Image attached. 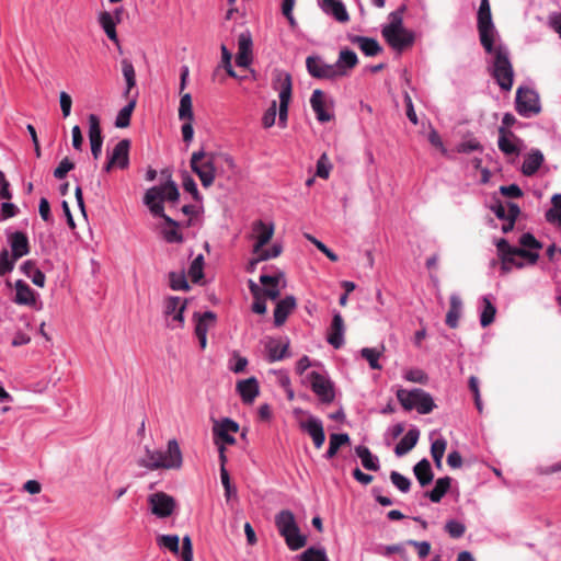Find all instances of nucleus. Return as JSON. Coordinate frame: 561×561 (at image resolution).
<instances>
[{
	"label": "nucleus",
	"instance_id": "f257e3e1",
	"mask_svg": "<svg viewBox=\"0 0 561 561\" xmlns=\"http://www.w3.org/2000/svg\"><path fill=\"white\" fill-rule=\"evenodd\" d=\"M191 169L198 176L202 185L207 188L214 184L216 176L225 169L234 172L236 162L227 153L206 152L201 149L192 153Z\"/></svg>",
	"mask_w": 561,
	"mask_h": 561
},
{
	"label": "nucleus",
	"instance_id": "f03ea898",
	"mask_svg": "<svg viewBox=\"0 0 561 561\" xmlns=\"http://www.w3.org/2000/svg\"><path fill=\"white\" fill-rule=\"evenodd\" d=\"M179 190L173 181H168L165 184L160 186H153L149 188L144 197V203L152 215L162 217L165 222L172 225L171 229L164 230V239L170 243L182 242V234L176 229L178 224L164 214L163 202H176L179 199Z\"/></svg>",
	"mask_w": 561,
	"mask_h": 561
},
{
	"label": "nucleus",
	"instance_id": "7ed1b4c3",
	"mask_svg": "<svg viewBox=\"0 0 561 561\" xmlns=\"http://www.w3.org/2000/svg\"><path fill=\"white\" fill-rule=\"evenodd\" d=\"M274 232L275 226L272 221L255 220L252 222L249 239L253 241L252 253L256 257L251 261V265L280 255L283 247L279 243H274L270 249H264L272 240Z\"/></svg>",
	"mask_w": 561,
	"mask_h": 561
},
{
	"label": "nucleus",
	"instance_id": "20e7f679",
	"mask_svg": "<svg viewBox=\"0 0 561 561\" xmlns=\"http://www.w3.org/2000/svg\"><path fill=\"white\" fill-rule=\"evenodd\" d=\"M183 462L182 453L176 439H170L167 450L145 448V456L138 459V465L148 470L179 469Z\"/></svg>",
	"mask_w": 561,
	"mask_h": 561
},
{
	"label": "nucleus",
	"instance_id": "39448f33",
	"mask_svg": "<svg viewBox=\"0 0 561 561\" xmlns=\"http://www.w3.org/2000/svg\"><path fill=\"white\" fill-rule=\"evenodd\" d=\"M277 89L279 105L277 108L276 102L273 101L271 106L265 111L262 117V125L264 128H271L275 124L277 112L278 125L282 128L286 127L288 118V107L291 99V77L288 73L278 75Z\"/></svg>",
	"mask_w": 561,
	"mask_h": 561
},
{
	"label": "nucleus",
	"instance_id": "423d86ee",
	"mask_svg": "<svg viewBox=\"0 0 561 561\" xmlns=\"http://www.w3.org/2000/svg\"><path fill=\"white\" fill-rule=\"evenodd\" d=\"M381 34L388 45L396 51L410 48L415 41V34L403 26L402 14L399 11L389 14V23L383 25Z\"/></svg>",
	"mask_w": 561,
	"mask_h": 561
},
{
	"label": "nucleus",
	"instance_id": "0eeeda50",
	"mask_svg": "<svg viewBox=\"0 0 561 561\" xmlns=\"http://www.w3.org/2000/svg\"><path fill=\"white\" fill-rule=\"evenodd\" d=\"M275 525L290 550L296 551L306 546L307 537L300 533L295 516L290 511H280L275 516Z\"/></svg>",
	"mask_w": 561,
	"mask_h": 561
},
{
	"label": "nucleus",
	"instance_id": "6e6552de",
	"mask_svg": "<svg viewBox=\"0 0 561 561\" xmlns=\"http://www.w3.org/2000/svg\"><path fill=\"white\" fill-rule=\"evenodd\" d=\"M492 76L503 91H510L514 83V70L508 58V50L502 46H494Z\"/></svg>",
	"mask_w": 561,
	"mask_h": 561
},
{
	"label": "nucleus",
	"instance_id": "1a4fd4ad",
	"mask_svg": "<svg viewBox=\"0 0 561 561\" xmlns=\"http://www.w3.org/2000/svg\"><path fill=\"white\" fill-rule=\"evenodd\" d=\"M397 399L404 410H416L420 414H428L436 407L433 397L420 388L412 390L399 389Z\"/></svg>",
	"mask_w": 561,
	"mask_h": 561
},
{
	"label": "nucleus",
	"instance_id": "9d476101",
	"mask_svg": "<svg viewBox=\"0 0 561 561\" xmlns=\"http://www.w3.org/2000/svg\"><path fill=\"white\" fill-rule=\"evenodd\" d=\"M302 382L310 387L321 403L331 404L335 400V386L327 371L307 373Z\"/></svg>",
	"mask_w": 561,
	"mask_h": 561
},
{
	"label": "nucleus",
	"instance_id": "9b49d317",
	"mask_svg": "<svg viewBox=\"0 0 561 561\" xmlns=\"http://www.w3.org/2000/svg\"><path fill=\"white\" fill-rule=\"evenodd\" d=\"M478 32L481 45L486 53L493 51V45L497 37V32L492 21L491 7L489 0H481L478 10Z\"/></svg>",
	"mask_w": 561,
	"mask_h": 561
},
{
	"label": "nucleus",
	"instance_id": "f8f14e48",
	"mask_svg": "<svg viewBox=\"0 0 561 561\" xmlns=\"http://www.w3.org/2000/svg\"><path fill=\"white\" fill-rule=\"evenodd\" d=\"M515 108L524 117L538 114L541 110L538 93L528 87H519L516 91Z\"/></svg>",
	"mask_w": 561,
	"mask_h": 561
},
{
	"label": "nucleus",
	"instance_id": "ddd939ff",
	"mask_svg": "<svg viewBox=\"0 0 561 561\" xmlns=\"http://www.w3.org/2000/svg\"><path fill=\"white\" fill-rule=\"evenodd\" d=\"M147 501L150 512L158 518L170 517L176 508L174 497L164 492H154Z\"/></svg>",
	"mask_w": 561,
	"mask_h": 561
},
{
	"label": "nucleus",
	"instance_id": "4468645a",
	"mask_svg": "<svg viewBox=\"0 0 561 561\" xmlns=\"http://www.w3.org/2000/svg\"><path fill=\"white\" fill-rule=\"evenodd\" d=\"M129 149L130 141L128 139L119 140L112 152L107 154V162L104 165L105 172H111L113 169L125 170L129 165Z\"/></svg>",
	"mask_w": 561,
	"mask_h": 561
},
{
	"label": "nucleus",
	"instance_id": "2eb2a0df",
	"mask_svg": "<svg viewBox=\"0 0 561 561\" xmlns=\"http://www.w3.org/2000/svg\"><path fill=\"white\" fill-rule=\"evenodd\" d=\"M239 424L228 417L215 421L213 425L215 445H219V443L227 445L236 444L234 434L239 432Z\"/></svg>",
	"mask_w": 561,
	"mask_h": 561
},
{
	"label": "nucleus",
	"instance_id": "dca6fc26",
	"mask_svg": "<svg viewBox=\"0 0 561 561\" xmlns=\"http://www.w3.org/2000/svg\"><path fill=\"white\" fill-rule=\"evenodd\" d=\"M308 73L316 79L337 80L332 64H328L320 56H308L306 59Z\"/></svg>",
	"mask_w": 561,
	"mask_h": 561
},
{
	"label": "nucleus",
	"instance_id": "f3484780",
	"mask_svg": "<svg viewBox=\"0 0 561 561\" xmlns=\"http://www.w3.org/2000/svg\"><path fill=\"white\" fill-rule=\"evenodd\" d=\"M310 105L319 122L327 123L333 118V102L328 100L323 91L317 89L312 92Z\"/></svg>",
	"mask_w": 561,
	"mask_h": 561
},
{
	"label": "nucleus",
	"instance_id": "a211bd4d",
	"mask_svg": "<svg viewBox=\"0 0 561 561\" xmlns=\"http://www.w3.org/2000/svg\"><path fill=\"white\" fill-rule=\"evenodd\" d=\"M193 319L195 321V335L198 339L201 348L204 350L207 346V333L209 329L215 327L217 316L213 311H206L202 314L196 312Z\"/></svg>",
	"mask_w": 561,
	"mask_h": 561
},
{
	"label": "nucleus",
	"instance_id": "6ab92c4d",
	"mask_svg": "<svg viewBox=\"0 0 561 561\" xmlns=\"http://www.w3.org/2000/svg\"><path fill=\"white\" fill-rule=\"evenodd\" d=\"M186 300L180 297H168L164 301V314L172 317V329L182 328L184 324V311L186 309Z\"/></svg>",
	"mask_w": 561,
	"mask_h": 561
},
{
	"label": "nucleus",
	"instance_id": "aec40b11",
	"mask_svg": "<svg viewBox=\"0 0 561 561\" xmlns=\"http://www.w3.org/2000/svg\"><path fill=\"white\" fill-rule=\"evenodd\" d=\"M299 428L311 437L317 449H320L323 446L325 442V433L323 422L319 417H306V422H300Z\"/></svg>",
	"mask_w": 561,
	"mask_h": 561
},
{
	"label": "nucleus",
	"instance_id": "412c9836",
	"mask_svg": "<svg viewBox=\"0 0 561 561\" xmlns=\"http://www.w3.org/2000/svg\"><path fill=\"white\" fill-rule=\"evenodd\" d=\"M358 64V58L355 51L351 49H342L339 54L337 60L332 64L336 79L350 76L351 71Z\"/></svg>",
	"mask_w": 561,
	"mask_h": 561
},
{
	"label": "nucleus",
	"instance_id": "4be33fe9",
	"mask_svg": "<svg viewBox=\"0 0 561 561\" xmlns=\"http://www.w3.org/2000/svg\"><path fill=\"white\" fill-rule=\"evenodd\" d=\"M252 46L253 43L250 32L241 33L238 37L237 66L248 68L252 64Z\"/></svg>",
	"mask_w": 561,
	"mask_h": 561
},
{
	"label": "nucleus",
	"instance_id": "5701e85b",
	"mask_svg": "<svg viewBox=\"0 0 561 561\" xmlns=\"http://www.w3.org/2000/svg\"><path fill=\"white\" fill-rule=\"evenodd\" d=\"M522 140L511 130L499 128V149L504 154H519Z\"/></svg>",
	"mask_w": 561,
	"mask_h": 561
},
{
	"label": "nucleus",
	"instance_id": "b1692460",
	"mask_svg": "<svg viewBox=\"0 0 561 561\" xmlns=\"http://www.w3.org/2000/svg\"><path fill=\"white\" fill-rule=\"evenodd\" d=\"M345 325L340 312L333 313L332 322L328 331L327 341L334 348H340L344 344Z\"/></svg>",
	"mask_w": 561,
	"mask_h": 561
},
{
	"label": "nucleus",
	"instance_id": "393cba45",
	"mask_svg": "<svg viewBox=\"0 0 561 561\" xmlns=\"http://www.w3.org/2000/svg\"><path fill=\"white\" fill-rule=\"evenodd\" d=\"M236 389L243 403L247 404H251L260 392L259 382L255 377L238 381Z\"/></svg>",
	"mask_w": 561,
	"mask_h": 561
},
{
	"label": "nucleus",
	"instance_id": "a878e982",
	"mask_svg": "<svg viewBox=\"0 0 561 561\" xmlns=\"http://www.w3.org/2000/svg\"><path fill=\"white\" fill-rule=\"evenodd\" d=\"M320 7L324 13L332 15L341 23H345L350 20L346 8L340 0H321Z\"/></svg>",
	"mask_w": 561,
	"mask_h": 561
},
{
	"label": "nucleus",
	"instance_id": "bb28decb",
	"mask_svg": "<svg viewBox=\"0 0 561 561\" xmlns=\"http://www.w3.org/2000/svg\"><path fill=\"white\" fill-rule=\"evenodd\" d=\"M15 297L13 301L18 305L34 306L36 304L35 291L23 280L15 282Z\"/></svg>",
	"mask_w": 561,
	"mask_h": 561
},
{
	"label": "nucleus",
	"instance_id": "cd10ccee",
	"mask_svg": "<svg viewBox=\"0 0 561 561\" xmlns=\"http://www.w3.org/2000/svg\"><path fill=\"white\" fill-rule=\"evenodd\" d=\"M543 154L538 149H531L529 153L525 157L522 164V172L526 176L534 175L543 163Z\"/></svg>",
	"mask_w": 561,
	"mask_h": 561
},
{
	"label": "nucleus",
	"instance_id": "c85d7f7f",
	"mask_svg": "<svg viewBox=\"0 0 561 561\" xmlns=\"http://www.w3.org/2000/svg\"><path fill=\"white\" fill-rule=\"evenodd\" d=\"M296 307V299L293 296H287L279 300L274 310V322L275 325L279 327L285 323L290 312Z\"/></svg>",
	"mask_w": 561,
	"mask_h": 561
},
{
	"label": "nucleus",
	"instance_id": "c756f323",
	"mask_svg": "<svg viewBox=\"0 0 561 561\" xmlns=\"http://www.w3.org/2000/svg\"><path fill=\"white\" fill-rule=\"evenodd\" d=\"M8 240L14 259H20L28 253V239L25 233L15 231L9 236Z\"/></svg>",
	"mask_w": 561,
	"mask_h": 561
},
{
	"label": "nucleus",
	"instance_id": "7c9ffc66",
	"mask_svg": "<svg viewBox=\"0 0 561 561\" xmlns=\"http://www.w3.org/2000/svg\"><path fill=\"white\" fill-rule=\"evenodd\" d=\"M462 313V300L458 294H451L449 298V310L446 314V324L456 329Z\"/></svg>",
	"mask_w": 561,
	"mask_h": 561
},
{
	"label": "nucleus",
	"instance_id": "2f4dec72",
	"mask_svg": "<svg viewBox=\"0 0 561 561\" xmlns=\"http://www.w3.org/2000/svg\"><path fill=\"white\" fill-rule=\"evenodd\" d=\"M420 432L416 428H411L408 433L400 439V442L396 445L394 454L398 457H402L407 455L410 450L414 448L419 440Z\"/></svg>",
	"mask_w": 561,
	"mask_h": 561
},
{
	"label": "nucleus",
	"instance_id": "473e14b6",
	"mask_svg": "<svg viewBox=\"0 0 561 561\" xmlns=\"http://www.w3.org/2000/svg\"><path fill=\"white\" fill-rule=\"evenodd\" d=\"M491 209L494 213V215L501 220L517 219L520 213L518 205H516L515 203L502 204L497 202L491 207Z\"/></svg>",
	"mask_w": 561,
	"mask_h": 561
},
{
	"label": "nucleus",
	"instance_id": "72a5a7b5",
	"mask_svg": "<svg viewBox=\"0 0 561 561\" xmlns=\"http://www.w3.org/2000/svg\"><path fill=\"white\" fill-rule=\"evenodd\" d=\"M265 347L270 362H277L286 356L288 343H283L280 340L271 339L266 342Z\"/></svg>",
	"mask_w": 561,
	"mask_h": 561
},
{
	"label": "nucleus",
	"instance_id": "f704fd0d",
	"mask_svg": "<svg viewBox=\"0 0 561 561\" xmlns=\"http://www.w3.org/2000/svg\"><path fill=\"white\" fill-rule=\"evenodd\" d=\"M496 247L502 261L501 268L504 273H508L511 271V262H513V256H515L514 250L516 248L511 247L505 239H500Z\"/></svg>",
	"mask_w": 561,
	"mask_h": 561
},
{
	"label": "nucleus",
	"instance_id": "c9c22d12",
	"mask_svg": "<svg viewBox=\"0 0 561 561\" xmlns=\"http://www.w3.org/2000/svg\"><path fill=\"white\" fill-rule=\"evenodd\" d=\"M351 442L347 433H333L329 437V448L324 454L327 459H332L342 446L348 445Z\"/></svg>",
	"mask_w": 561,
	"mask_h": 561
},
{
	"label": "nucleus",
	"instance_id": "e433bc0d",
	"mask_svg": "<svg viewBox=\"0 0 561 561\" xmlns=\"http://www.w3.org/2000/svg\"><path fill=\"white\" fill-rule=\"evenodd\" d=\"M353 43L356 44L359 49L369 57L376 56L382 50V47L379 45V43L371 37L356 36L353 38Z\"/></svg>",
	"mask_w": 561,
	"mask_h": 561
},
{
	"label": "nucleus",
	"instance_id": "4c0bfd02",
	"mask_svg": "<svg viewBox=\"0 0 561 561\" xmlns=\"http://www.w3.org/2000/svg\"><path fill=\"white\" fill-rule=\"evenodd\" d=\"M356 455L360 458L362 465L365 469L378 471L380 469L379 459L373 455L366 446H357L355 448Z\"/></svg>",
	"mask_w": 561,
	"mask_h": 561
},
{
	"label": "nucleus",
	"instance_id": "58836bf2",
	"mask_svg": "<svg viewBox=\"0 0 561 561\" xmlns=\"http://www.w3.org/2000/svg\"><path fill=\"white\" fill-rule=\"evenodd\" d=\"M99 23L107 37L114 43H118L116 34V20L110 12H101L99 15Z\"/></svg>",
	"mask_w": 561,
	"mask_h": 561
},
{
	"label": "nucleus",
	"instance_id": "ea45409f",
	"mask_svg": "<svg viewBox=\"0 0 561 561\" xmlns=\"http://www.w3.org/2000/svg\"><path fill=\"white\" fill-rule=\"evenodd\" d=\"M414 474L422 486L427 485L433 480V471L427 459H422L413 468Z\"/></svg>",
	"mask_w": 561,
	"mask_h": 561
},
{
	"label": "nucleus",
	"instance_id": "a19ab883",
	"mask_svg": "<svg viewBox=\"0 0 561 561\" xmlns=\"http://www.w3.org/2000/svg\"><path fill=\"white\" fill-rule=\"evenodd\" d=\"M280 279V275L270 276V275H261L260 282L265 287L263 293L266 297L272 300H275L279 296L278 283Z\"/></svg>",
	"mask_w": 561,
	"mask_h": 561
},
{
	"label": "nucleus",
	"instance_id": "79ce46f5",
	"mask_svg": "<svg viewBox=\"0 0 561 561\" xmlns=\"http://www.w3.org/2000/svg\"><path fill=\"white\" fill-rule=\"evenodd\" d=\"M451 479L449 477L439 478L435 482V486L432 491L426 493L430 500L434 503H438L450 488Z\"/></svg>",
	"mask_w": 561,
	"mask_h": 561
},
{
	"label": "nucleus",
	"instance_id": "37998d69",
	"mask_svg": "<svg viewBox=\"0 0 561 561\" xmlns=\"http://www.w3.org/2000/svg\"><path fill=\"white\" fill-rule=\"evenodd\" d=\"M482 304L483 308L480 313V323L485 328L494 321L496 308L488 296L482 297Z\"/></svg>",
	"mask_w": 561,
	"mask_h": 561
},
{
	"label": "nucleus",
	"instance_id": "c03bdc74",
	"mask_svg": "<svg viewBox=\"0 0 561 561\" xmlns=\"http://www.w3.org/2000/svg\"><path fill=\"white\" fill-rule=\"evenodd\" d=\"M136 106V99H131L128 104H126L123 108L119 110L116 119L115 126L117 128H125L130 124V117Z\"/></svg>",
	"mask_w": 561,
	"mask_h": 561
},
{
	"label": "nucleus",
	"instance_id": "a18cd8bd",
	"mask_svg": "<svg viewBox=\"0 0 561 561\" xmlns=\"http://www.w3.org/2000/svg\"><path fill=\"white\" fill-rule=\"evenodd\" d=\"M179 118L181 121H194L192 95L183 93L180 99Z\"/></svg>",
	"mask_w": 561,
	"mask_h": 561
},
{
	"label": "nucleus",
	"instance_id": "49530a36",
	"mask_svg": "<svg viewBox=\"0 0 561 561\" xmlns=\"http://www.w3.org/2000/svg\"><path fill=\"white\" fill-rule=\"evenodd\" d=\"M122 72L126 81L124 95L127 96L130 90L136 85V73L133 64L128 59L122 60Z\"/></svg>",
	"mask_w": 561,
	"mask_h": 561
},
{
	"label": "nucleus",
	"instance_id": "de8ad7c7",
	"mask_svg": "<svg viewBox=\"0 0 561 561\" xmlns=\"http://www.w3.org/2000/svg\"><path fill=\"white\" fill-rule=\"evenodd\" d=\"M552 207L546 213L547 221L561 226V194H554L551 198Z\"/></svg>",
	"mask_w": 561,
	"mask_h": 561
},
{
	"label": "nucleus",
	"instance_id": "09e8293b",
	"mask_svg": "<svg viewBox=\"0 0 561 561\" xmlns=\"http://www.w3.org/2000/svg\"><path fill=\"white\" fill-rule=\"evenodd\" d=\"M157 543L160 548L168 549L173 553L180 552V538L178 535H160L157 538Z\"/></svg>",
	"mask_w": 561,
	"mask_h": 561
},
{
	"label": "nucleus",
	"instance_id": "8fccbe9b",
	"mask_svg": "<svg viewBox=\"0 0 561 561\" xmlns=\"http://www.w3.org/2000/svg\"><path fill=\"white\" fill-rule=\"evenodd\" d=\"M447 442L440 437L435 439L431 445V455L437 468L442 467V460L446 451Z\"/></svg>",
	"mask_w": 561,
	"mask_h": 561
},
{
	"label": "nucleus",
	"instance_id": "3c124183",
	"mask_svg": "<svg viewBox=\"0 0 561 561\" xmlns=\"http://www.w3.org/2000/svg\"><path fill=\"white\" fill-rule=\"evenodd\" d=\"M299 561H329L325 550L322 548H308L299 557Z\"/></svg>",
	"mask_w": 561,
	"mask_h": 561
},
{
	"label": "nucleus",
	"instance_id": "603ef678",
	"mask_svg": "<svg viewBox=\"0 0 561 561\" xmlns=\"http://www.w3.org/2000/svg\"><path fill=\"white\" fill-rule=\"evenodd\" d=\"M170 287L173 290H184L187 291L190 289V285L186 280L185 274L183 272H171L169 274Z\"/></svg>",
	"mask_w": 561,
	"mask_h": 561
},
{
	"label": "nucleus",
	"instance_id": "864d4df0",
	"mask_svg": "<svg viewBox=\"0 0 561 561\" xmlns=\"http://www.w3.org/2000/svg\"><path fill=\"white\" fill-rule=\"evenodd\" d=\"M203 267H204V256L202 254H199L193 260V262L191 263V266L188 268V275L194 283H197L198 280H201L203 278V276H204Z\"/></svg>",
	"mask_w": 561,
	"mask_h": 561
},
{
	"label": "nucleus",
	"instance_id": "5fc2aeb1",
	"mask_svg": "<svg viewBox=\"0 0 561 561\" xmlns=\"http://www.w3.org/2000/svg\"><path fill=\"white\" fill-rule=\"evenodd\" d=\"M445 530L451 538L458 539L465 535L466 526L463 523L459 520L450 519L447 520L445 525Z\"/></svg>",
	"mask_w": 561,
	"mask_h": 561
},
{
	"label": "nucleus",
	"instance_id": "6e6d98bb",
	"mask_svg": "<svg viewBox=\"0 0 561 561\" xmlns=\"http://www.w3.org/2000/svg\"><path fill=\"white\" fill-rule=\"evenodd\" d=\"M403 378L407 381L416 382L421 385H425L428 381L427 374L420 368H413L404 371Z\"/></svg>",
	"mask_w": 561,
	"mask_h": 561
},
{
	"label": "nucleus",
	"instance_id": "4d7b16f0",
	"mask_svg": "<svg viewBox=\"0 0 561 561\" xmlns=\"http://www.w3.org/2000/svg\"><path fill=\"white\" fill-rule=\"evenodd\" d=\"M360 354L363 358H365L368 363L371 369H380L381 366L379 365V358L381 356V353L376 348H369L365 347L362 348Z\"/></svg>",
	"mask_w": 561,
	"mask_h": 561
},
{
	"label": "nucleus",
	"instance_id": "13d9d810",
	"mask_svg": "<svg viewBox=\"0 0 561 561\" xmlns=\"http://www.w3.org/2000/svg\"><path fill=\"white\" fill-rule=\"evenodd\" d=\"M250 289L253 293V295L255 296V300L252 305L253 312L259 313V314H264L267 310V307H266L265 301L259 297V291H260L259 286L254 282L250 280Z\"/></svg>",
	"mask_w": 561,
	"mask_h": 561
},
{
	"label": "nucleus",
	"instance_id": "bf43d9fd",
	"mask_svg": "<svg viewBox=\"0 0 561 561\" xmlns=\"http://www.w3.org/2000/svg\"><path fill=\"white\" fill-rule=\"evenodd\" d=\"M89 123V140L103 139L100 127V119L95 114L88 116Z\"/></svg>",
	"mask_w": 561,
	"mask_h": 561
},
{
	"label": "nucleus",
	"instance_id": "052dcab7",
	"mask_svg": "<svg viewBox=\"0 0 561 561\" xmlns=\"http://www.w3.org/2000/svg\"><path fill=\"white\" fill-rule=\"evenodd\" d=\"M390 480L393 483V485L401 492L407 493L410 490L411 481L403 474L397 471H392L390 473Z\"/></svg>",
	"mask_w": 561,
	"mask_h": 561
},
{
	"label": "nucleus",
	"instance_id": "680f3d73",
	"mask_svg": "<svg viewBox=\"0 0 561 561\" xmlns=\"http://www.w3.org/2000/svg\"><path fill=\"white\" fill-rule=\"evenodd\" d=\"M332 170V163L330 162L327 153L321 154L317 162L316 174L321 179H328Z\"/></svg>",
	"mask_w": 561,
	"mask_h": 561
},
{
	"label": "nucleus",
	"instance_id": "e2e57ef3",
	"mask_svg": "<svg viewBox=\"0 0 561 561\" xmlns=\"http://www.w3.org/2000/svg\"><path fill=\"white\" fill-rule=\"evenodd\" d=\"M16 260L18 259H14L13 254L10 255L8 251H3L0 254V276L10 273L13 270Z\"/></svg>",
	"mask_w": 561,
	"mask_h": 561
},
{
	"label": "nucleus",
	"instance_id": "0e129e2a",
	"mask_svg": "<svg viewBox=\"0 0 561 561\" xmlns=\"http://www.w3.org/2000/svg\"><path fill=\"white\" fill-rule=\"evenodd\" d=\"M220 50H221L222 67L227 71L228 76H230L232 78H237V73L233 70L232 65H231V58H232L231 53L229 51V49L227 48L226 45H221Z\"/></svg>",
	"mask_w": 561,
	"mask_h": 561
},
{
	"label": "nucleus",
	"instance_id": "69168bd1",
	"mask_svg": "<svg viewBox=\"0 0 561 561\" xmlns=\"http://www.w3.org/2000/svg\"><path fill=\"white\" fill-rule=\"evenodd\" d=\"M179 553L182 561H193V545L190 536L186 535L183 537Z\"/></svg>",
	"mask_w": 561,
	"mask_h": 561
},
{
	"label": "nucleus",
	"instance_id": "338daca9",
	"mask_svg": "<svg viewBox=\"0 0 561 561\" xmlns=\"http://www.w3.org/2000/svg\"><path fill=\"white\" fill-rule=\"evenodd\" d=\"M306 238L310 242H312L318 248V250H320L330 261H332V262L337 261V259H339L337 255L333 251H331L323 242L316 239L311 234H306Z\"/></svg>",
	"mask_w": 561,
	"mask_h": 561
},
{
	"label": "nucleus",
	"instance_id": "774afa93",
	"mask_svg": "<svg viewBox=\"0 0 561 561\" xmlns=\"http://www.w3.org/2000/svg\"><path fill=\"white\" fill-rule=\"evenodd\" d=\"M73 168L75 164L69 160V158H64L55 169L54 176L58 180H62Z\"/></svg>",
	"mask_w": 561,
	"mask_h": 561
}]
</instances>
